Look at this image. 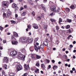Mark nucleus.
<instances>
[{
	"label": "nucleus",
	"instance_id": "nucleus-10",
	"mask_svg": "<svg viewBox=\"0 0 76 76\" xmlns=\"http://www.w3.org/2000/svg\"><path fill=\"white\" fill-rule=\"evenodd\" d=\"M50 9L51 11H53L55 12L56 10V6L54 5H53L50 8Z\"/></svg>",
	"mask_w": 76,
	"mask_h": 76
},
{
	"label": "nucleus",
	"instance_id": "nucleus-43",
	"mask_svg": "<svg viewBox=\"0 0 76 76\" xmlns=\"http://www.w3.org/2000/svg\"><path fill=\"white\" fill-rule=\"evenodd\" d=\"M47 26H48V25H46L45 27H44L43 28L45 29H47Z\"/></svg>",
	"mask_w": 76,
	"mask_h": 76
},
{
	"label": "nucleus",
	"instance_id": "nucleus-33",
	"mask_svg": "<svg viewBox=\"0 0 76 76\" xmlns=\"http://www.w3.org/2000/svg\"><path fill=\"white\" fill-rule=\"evenodd\" d=\"M66 11V12H69L70 11V9L69 8H66L65 9Z\"/></svg>",
	"mask_w": 76,
	"mask_h": 76
},
{
	"label": "nucleus",
	"instance_id": "nucleus-2",
	"mask_svg": "<svg viewBox=\"0 0 76 76\" xmlns=\"http://www.w3.org/2000/svg\"><path fill=\"white\" fill-rule=\"evenodd\" d=\"M26 57L25 56H23L22 55H19L18 57V58L19 60H22L23 61H25V58Z\"/></svg>",
	"mask_w": 76,
	"mask_h": 76
},
{
	"label": "nucleus",
	"instance_id": "nucleus-32",
	"mask_svg": "<svg viewBox=\"0 0 76 76\" xmlns=\"http://www.w3.org/2000/svg\"><path fill=\"white\" fill-rule=\"evenodd\" d=\"M56 69H57V68H58V66H53V69L55 70H56V69Z\"/></svg>",
	"mask_w": 76,
	"mask_h": 76
},
{
	"label": "nucleus",
	"instance_id": "nucleus-6",
	"mask_svg": "<svg viewBox=\"0 0 76 76\" xmlns=\"http://www.w3.org/2000/svg\"><path fill=\"white\" fill-rule=\"evenodd\" d=\"M9 59H8V58H7V57H5L3 59V61L4 63H9Z\"/></svg>",
	"mask_w": 76,
	"mask_h": 76
},
{
	"label": "nucleus",
	"instance_id": "nucleus-37",
	"mask_svg": "<svg viewBox=\"0 0 76 76\" xmlns=\"http://www.w3.org/2000/svg\"><path fill=\"white\" fill-rule=\"evenodd\" d=\"M50 20L51 22H56V20H55V19L51 18Z\"/></svg>",
	"mask_w": 76,
	"mask_h": 76
},
{
	"label": "nucleus",
	"instance_id": "nucleus-24",
	"mask_svg": "<svg viewBox=\"0 0 76 76\" xmlns=\"http://www.w3.org/2000/svg\"><path fill=\"white\" fill-rule=\"evenodd\" d=\"M13 35L15 37H18V34L15 32H14Z\"/></svg>",
	"mask_w": 76,
	"mask_h": 76
},
{
	"label": "nucleus",
	"instance_id": "nucleus-48",
	"mask_svg": "<svg viewBox=\"0 0 76 76\" xmlns=\"http://www.w3.org/2000/svg\"><path fill=\"white\" fill-rule=\"evenodd\" d=\"M49 3L50 5H53V2L51 1H50L49 2Z\"/></svg>",
	"mask_w": 76,
	"mask_h": 76
},
{
	"label": "nucleus",
	"instance_id": "nucleus-18",
	"mask_svg": "<svg viewBox=\"0 0 76 76\" xmlns=\"http://www.w3.org/2000/svg\"><path fill=\"white\" fill-rule=\"evenodd\" d=\"M39 69L36 68L34 70V72L36 73H39Z\"/></svg>",
	"mask_w": 76,
	"mask_h": 76
},
{
	"label": "nucleus",
	"instance_id": "nucleus-28",
	"mask_svg": "<svg viewBox=\"0 0 76 76\" xmlns=\"http://www.w3.org/2000/svg\"><path fill=\"white\" fill-rule=\"evenodd\" d=\"M3 16L4 19V18H6V13H4V12L3 15Z\"/></svg>",
	"mask_w": 76,
	"mask_h": 76
},
{
	"label": "nucleus",
	"instance_id": "nucleus-51",
	"mask_svg": "<svg viewBox=\"0 0 76 76\" xmlns=\"http://www.w3.org/2000/svg\"><path fill=\"white\" fill-rule=\"evenodd\" d=\"M54 12H53L50 14L49 16H53V15H54Z\"/></svg>",
	"mask_w": 76,
	"mask_h": 76
},
{
	"label": "nucleus",
	"instance_id": "nucleus-13",
	"mask_svg": "<svg viewBox=\"0 0 76 76\" xmlns=\"http://www.w3.org/2000/svg\"><path fill=\"white\" fill-rule=\"evenodd\" d=\"M12 41V43L13 45H17L18 43L17 41Z\"/></svg>",
	"mask_w": 76,
	"mask_h": 76
},
{
	"label": "nucleus",
	"instance_id": "nucleus-38",
	"mask_svg": "<svg viewBox=\"0 0 76 76\" xmlns=\"http://www.w3.org/2000/svg\"><path fill=\"white\" fill-rule=\"evenodd\" d=\"M50 41H49V42H51L52 43L53 42V38H50Z\"/></svg>",
	"mask_w": 76,
	"mask_h": 76
},
{
	"label": "nucleus",
	"instance_id": "nucleus-49",
	"mask_svg": "<svg viewBox=\"0 0 76 76\" xmlns=\"http://www.w3.org/2000/svg\"><path fill=\"white\" fill-rule=\"evenodd\" d=\"M28 75V73H26L25 74H24L22 76H26Z\"/></svg>",
	"mask_w": 76,
	"mask_h": 76
},
{
	"label": "nucleus",
	"instance_id": "nucleus-19",
	"mask_svg": "<svg viewBox=\"0 0 76 76\" xmlns=\"http://www.w3.org/2000/svg\"><path fill=\"white\" fill-rule=\"evenodd\" d=\"M20 51H21L23 53H26V50L24 48H22L20 50Z\"/></svg>",
	"mask_w": 76,
	"mask_h": 76
},
{
	"label": "nucleus",
	"instance_id": "nucleus-26",
	"mask_svg": "<svg viewBox=\"0 0 76 76\" xmlns=\"http://www.w3.org/2000/svg\"><path fill=\"white\" fill-rule=\"evenodd\" d=\"M70 8H71V9L73 10L75 9V6L73 5H72L70 6Z\"/></svg>",
	"mask_w": 76,
	"mask_h": 76
},
{
	"label": "nucleus",
	"instance_id": "nucleus-22",
	"mask_svg": "<svg viewBox=\"0 0 76 76\" xmlns=\"http://www.w3.org/2000/svg\"><path fill=\"white\" fill-rule=\"evenodd\" d=\"M3 66L5 70L7 69V65L6 64H4L3 65Z\"/></svg>",
	"mask_w": 76,
	"mask_h": 76
},
{
	"label": "nucleus",
	"instance_id": "nucleus-23",
	"mask_svg": "<svg viewBox=\"0 0 76 76\" xmlns=\"http://www.w3.org/2000/svg\"><path fill=\"white\" fill-rule=\"evenodd\" d=\"M11 41H13L14 40H15V39H15V36L14 35L12 36L11 37Z\"/></svg>",
	"mask_w": 76,
	"mask_h": 76
},
{
	"label": "nucleus",
	"instance_id": "nucleus-25",
	"mask_svg": "<svg viewBox=\"0 0 76 76\" xmlns=\"http://www.w3.org/2000/svg\"><path fill=\"white\" fill-rule=\"evenodd\" d=\"M29 49L30 51H33L34 50V48L33 47H31Z\"/></svg>",
	"mask_w": 76,
	"mask_h": 76
},
{
	"label": "nucleus",
	"instance_id": "nucleus-54",
	"mask_svg": "<svg viewBox=\"0 0 76 76\" xmlns=\"http://www.w3.org/2000/svg\"><path fill=\"white\" fill-rule=\"evenodd\" d=\"M50 69H51V65H49L48 68V70H49Z\"/></svg>",
	"mask_w": 76,
	"mask_h": 76
},
{
	"label": "nucleus",
	"instance_id": "nucleus-39",
	"mask_svg": "<svg viewBox=\"0 0 76 76\" xmlns=\"http://www.w3.org/2000/svg\"><path fill=\"white\" fill-rule=\"evenodd\" d=\"M36 68V67H33L31 69V70H32V71H34V70L35 71V70Z\"/></svg>",
	"mask_w": 76,
	"mask_h": 76
},
{
	"label": "nucleus",
	"instance_id": "nucleus-35",
	"mask_svg": "<svg viewBox=\"0 0 76 76\" xmlns=\"http://www.w3.org/2000/svg\"><path fill=\"white\" fill-rule=\"evenodd\" d=\"M15 75L13 73H11L9 74V76H15Z\"/></svg>",
	"mask_w": 76,
	"mask_h": 76
},
{
	"label": "nucleus",
	"instance_id": "nucleus-62",
	"mask_svg": "<svg viewBox=\"0 0 76 76\" xmlns=\"http://www.w3.org/2000/svg\"><path fill=\"white\" fill-rule=\"evenodd\" d=\"M10 3H12L13 2V0H10Z\"/></svg>",
	"mask_w": 76,
	"mask_h": 76
},
{
	"label": "nucleus",
	"instance_id": "nucleus-20",
	"mask_svg": "<svg viewBox=\"0 0 76 76\" xmlns=\"http://www.w3.org/2000/svg\"><path fill=\"white\" fill-rule=\"evenodd\" d=\"M11 15V13H7V15H6V18H10Z\"/></svg>",
	"mask_w": 76,
	"mask_h": 76
},
{
	"label": "nucleus",
	"instance_id": "nucleus-61",
	"mask_svg": "<svg viewBox=\"0 0 76 76\" xmlns=\"http://www.w3.org/2000/svg\"><path fill=\"white\" fill-rule=\"evenodd\" d=\"M72 71H75V68H72Z\"/></svg>",
	"mask_w": 76,
	"mask_h": 76
},
{
	"label": "nucleus",
	"instance_id": "nucleus-42",
	"mask_svg": "<svg viewBox=\"0 0 76 76\" xmlns=\"http://www.w3.org/2000/svg\"><path fill=\"white\" fill-rule=\"evenodd\" d=\"M2 75L3 76V75H7L5 74V72L4 71H3L2 72Z\"/></svg>",
	"mask_w": 76,
	"mask_h": 76
},
{
	"label": "nucleus",
	"instance_id": "nucleus-53",
	"mask_svg": "<svg viewBox=\"0 0 76 76\" xmlns=\"http://www.w3.org/2000/svg\"><path fill=\"white\" fill-rule=\"evenodd\" d=\"M11 22H12V23H14V24H15V23H16V22H15V21L14 20L12 21Z\"/></svg>",
	"mask_w": 76,
	"mask_h": 76
},
{
	"label": "nucleus",
	"instance_id": "nucleus-63",
	"mask_svg": "<svg viewBox=\"0 0 76 76\" xmlns=\"http://www.w3.org/2000/svg\"><path fill=\"white\" fill-rule=\"evenodd\" d=\"M24 8H25L26 9L27 8V6L26 5H24Z\"/></svg>",
	"mask_w": 76,
	"mask_h": 76
},
{
	"label": "nucleus",
	"instance_id": "nucleus-41",
	"mask_svg": "<svg viewBox=\"0 0 76 76\" xmlns=\"http://www.w3.org/2000/svg\"><path fill=\"white\" fill-rule=\"evenodd\" d=\"M36 66H37V67H39V66H40V65L38 63H37L36 64Z\"/></svg>",
	"mask_w": 76,
	"mask_h": 76
},
{
	"label": "nucleus",
	"instance_id": "nucleus-44",
	"mask_svg": "<svg viewBox=\"0 0 76 76\" xmlns=\"http://www.w3.org/2000/svg\"><path fill=\"white\" fill-rule=\"evenodd\" d=\"M27 27L28 29H31V26L29 24L28 26Z\"/></svg>",
	"mask_w": 76,
	"mask_h": 76
},
{
	"label": "nucleus",
	"instance_id": "nucleus-7",
	"mask_svg": "<svg viewBox=\"0 0 76 76\" xmlns=\"http://www.w3.org/2000/svg\"><path fill=\"white\" fill-rule=\"evenodd\" d=\"M34 49H35V50L36 51H38V50H40V48H41V47H40V46H38L37 48V45H34Z\"/></svg>",
	"mask_w": 76,
	"mask_h": 76
},
{
	"label": "nucleus",
	"instance_id": "nucleus-11",
	"mask_svg": "<svg viewBox=\"0 0 76 76\" xmlns=\"http://www.w3.org/2000/svg\"><path fill=\"white\" fill-rule=\"evenodd\" d=\"M24 68L25 69V70H28V69H29V65H27V66H26V64H25L24 65Z\"/></svg>",
	"mask_w": 76,
	"mask_h": 76
},
{
	"label": "nucleus",
	"instance_id": "nucleus-57",
	"mask_svg": "<svg viewBox=\"0 0 76 76\" xmlns=\"http://www.w3.org/2000/svg\"><path fill=\"white\" fill-rule=\"evenodd\" d=\"M52 62L53 63H55V60H54V59L52 60Z\"/></svg>",
	"mask_w": 76,
	"mask_h": 76
},
{
	"label": "nucleus",
	"instance_id": "nucleus-46",
	"mask_svg": "<svg viewBox=\"0 0 76 76\" xmlns=\"http://www.w3.org/2000/svg\"><path fill=\"white\" fill-rule=\"evenodd\" d=\"M56 29L57 31H58L60 28L58 27V26H57L56 27Z\"/></svg>",
	"mask_w": 76,
	"mask_h": 76
},
{
	"label": "nucleus",
	"instance_id": "nucleus-27",
	"mask_svg": "<svg viewBox=\"0 0 76 76\" xmlns=\"http://www.w3.org/2000/svg\"><path fill=\"white\" fill-rule=\"evenodd\" d=\"M37 20H41V18L40 16H38L37 18Z\"/></svg>",
	"mask_w": 76,
	"mask_h": 76
},
{
	"label": "nucleus",
	"instance_id": "nucleus-3",
	"mask_svg": "<svg viewBox=\"0 0 76 76\" xmlns=\"http://www.w3.org/2000/svg\"><path fill=\"white\" fill-rule=\"evenodd\" d=\"M20 40L21 42H27V37H21L20 38Z\"/></svg>",
	"mask_w": 76,
	"mask_h": 76
},
{
	"label": "nucleus",
	"instance_id": "nucleus-21",
	"mask_svg": "<svg viewBox=\"0 0 76 76\" xmlns=\"http://www.w3.org/2000/svg\"><path fill=\"white\" fill-rule=\"evenodd\" d=\"M36 58L37 59H39V58H41V56H39L38 55H36Z\"/></svg>",
	"mask_w": 76,
	"mask_h": 76
},
{
	"label": "nucleus",
	"instance_id": "nucleus-8",
	"mask_svg": "<svg viewBox=\"0 0 76 76\" xmlns=\"http://www.w3.org/2000/svg\"><path fill=\"white\" fill-rule=\"evenodd\" d=\"M17 54H18V52H16V51H13L11 52V55H12L13 56H16Z\"/></svg>",
	"mask_w": 76,
	"mask_h": 76
},
{
	"label": "nucleus",
	"instance_id": "nucleus-45",
	"mask_svg": "<svg viewBox=\"0 0 76 76\" xmlns=\"http://www.w3.org/2000/svg\"><path fill=\"white\" fill-rule=\"evenodd\" d=\"M59 21L62 22H63V20H62V19L61 18H60L59 19Z\"/></svg>",
	"mask_w": 76,
	"mask_h": 76
},
{
	"label": "nucleus",
	"instance_id": "nucleus-29",
	"mask_svg": "<svg viewBox=\"0 0 76 76\" xmlns=\"http://www.w3.org/2000/svg\"><path fill=\"white\" fill-rule=\"evenodd\" d=\"M67 22L68 23H70V22H72V20L70 19H69V18H67Z\"/></svg>",
	"mask_w": 76,
	"mask_h": 76
},
{
	"label": "nucleus",
	"instance_id": "nucleus-34",
	"mask_svg": "<svg viewBox=\"0 0 76 76\" xmlns=\"http://www.w3.org/2000/svg\"><path fill=\"white\" fill-rule=\"evenodd\" d=\"M25 15H26V12H23L22 14V16H25Z\"/></svg>",
	"mask_w": 76,
	"mask_h": 76
},
{
	"label": "nucleus",
	"instance_id": "nucleus-17",
	"mask_svg": "<svg viewBox=\"0 0 76 76\" xmlns=\"http://www.w3.org/2000/svg\"><path fill=\"white\" fill-rule=\"evenodd\" d=\"M36 56V54H32L31 56V57L32 58V59H34V60H36V58L35 57Z\"/></svg>",
	"mask_w": 76,
	"mask_h": 76
},
{
	"label": "nucleus",
	"instance_id": "nucleus-52",
	"mask_svg": "<svg viewBox=\"0 0 76 76\" xmlns=\"http://www.w3.org/2000/svg\"><path fill=\"white\" fill-rule=\"evenodd\" d=\"M46 61H47V62H48V63H50V60H49L46 59Z\"/></svg>",
	"mask_w": 76,
	"mask_h": 76
},
{
	"label": "nucleus",
	"instance_id": "nucleus-55",
	"mask_svg": "<svg viewBox=\"0 0 76 76\" xmlns=\"http://www.w3.org/2000/svg\"><path fill=\"white\" fill-rule=\"evenodd\" d=\"M41 16L42 18H44V14H41Z\"/></svg>",
	"mask_w": 76,
	"mask_h": 76
},
{
	"label": "nucleus",
	"instance_id": "nucleus-64",
	"mask_svg": "<svg viewBox=\"0 0 76 76\" xmlns=\"http://www.w3.org/2000/svg\"><path fill=\"white\" fill-rule=\"evenodd\" d=\"M64 58H66V57H67V56H66V55H64Z\"/></svg>",
	"mask_w": 76,
	"mask_h": 76
},
{
	"label": "nucleus",
	"instance_id": "nucleus-16",
	"mask_svg": "<svg viewBox=\"0 0 76 76\" xmlns=\"http://www.w3.org/2000/svg\"><path fill=\"white\" fill-rule=\"evenodd\" d=\"M41 68L43 70H44L45 69V66L44 64H41Z\"/></svg>",
	"mask_w": 76,
	"mask_h": 76
},
{
	"label": "nucleus",
	"instance_id": "nucleus-60",
	"mask_svg": "<svg viewBox=\"0 0 76 76\" xmlns=\"http://www.w3.org/2000/svg\"><path fill=\"white\" fill-rule=\"evenodd\" d=\"M23 9V8L22 7H21L20 8V11L22 10Z\"/></svg>",
	"mask_w": 76,
	"mask_h": 76
},
{
	"label": "nucleus",
	"instance_id": "nucleus-12",
	"mask_svg": "<svg viewBox=\"0 0 76 76\" xmlns=\"http://www.w3.org/2000/svg\"><path fill=\"white\" fill-rule=\"evenodd\" d=\"M32 26L34 29H38V25L37 24H33Z\"/></svg>",
	"mask_w": 76,
	"mask_h": 76
},
{
	"label": "nucleus",
	"instance_id": "nucleus-31",
	"mask_svg": "<svg viewBox=\"0 0 76 76\" xmlns=\"http://www.w3.org/2000/svg\"><path fill=\"white\" fill-rule=\"evenodd\" d=\"M40 48H42V49L43 48H44V45L43 44H42L40 45Z\"/></svg>",
	"mask_w": 76,
	"mask_h": 76
},
{
	"label": "nucleus",
	"instance_id": "nucleus-59",
	"mask_svg": "<svg viewBox=\"0 0 76 76\" xmlns=\"http://www.w3.org/2000/svg\"><path fill=\"white\" fill-rule=\"evenodd\" d=\"M73 47V45H69V47H70V48H72Z\"/></svg>",
	"mask_w": 76,
	"mask_h": 76
},
{
	"label": "nucleus",
	"instance_id": "nucleus-36",
	"mask_svg": "<svg viewBox=\"0 0 76 76\" xmlns=\"http://www.w3.org/2000/svg\"><path fill=\"white\" fill-rule=\"evenodd\" d=\"M70 25H67L66 27V29H69V28H70Z\"/></svg>",
	"mask_w": 76,
	"mask_h": 76
},
{
	"label": "nucleus",
	"instance_id": "nucleus-1",
	"mask_svg": "<svg viewBox=\"0 0 76 76\" xmlns=\"http://www.w3.org/2000/svg\"><path fill=\"white\" fill-rule=\"evenodd\" d=\"M13 64L14 65H15L16 67H17V72L22 70V67L21 65H20V63H18V62H14Z\"/></svg>",
	"mask_w": 76,
	"mask_h": 76
},
{
	"label": "nucleus",
	"instance_id": "nucleus-15",
	"mask_svg": "<svg viewBox=\"0 0 76 76\" xmlns=\"http://www.w3.org/2000/svg\"><path fill=\"white\" fill-rule=\"evenodd\" d=\"M41 8L42 9L45 10V5L44 4H42L41 5Z\"/></svg>",
	"mask_w": 76,
	"mask_h": 76
},
{
	"label": "nucleus",
	"instance_id": "nucleus-4",
	"mask_svg": "<svg viewBox=\"0 0 76 76\" xmlns=\"http://www.w3.org/2000/svg\"><path fill=\"white\" fill-rule=\"evenodd\" d=\"M12 7L13 9H15V11L18 10V9H19V8L18 7H17V5L15 3H13L12 4Z\"/></svg>",
	"mask_w": 76,
	"mask_h": 76
},
{
	"label": "nucleus",
	"instance_id": "nucleus-30",
	"mask_svg": "<svg viewBox=\"0 0 76 76\" xmlns=\"http://www.w3.org/2000/svg\"><path fill=\"white\" fill-rule=\"evenodd\" d=\"M38 37L36 38H35L34 41V43H35L36 42H37V41L38 40Z\"/></svg>",
	"mask_w": 76,
	"mask_h": 76
},
{
	"label": "nucleus",
	"instance_id": "nucleus-47",
	"mask_svg": "<svg viewBox=\"0 0 76 76\" xmlns=\"http://www.w3.org/2000/svg\"><path fill=\"white\" fill-rule=\"evenodd\" d=\"M3 28L1 26H0V29L1 31H3Z\"/></svg>",
	"mask_w": 76,
	"mask_h": 76
},
{
	"label": "nucleus",
	"instance_id": "nucleus-50",
	"mask_svg": "<svg viewBox=\"0 0 76 76\" xmlns=\"http://www.w3.org/2000/svg\"><path fill=\"white\" fill-rule=\"evenodd\" d=\"M55 12L58 13V12H59V9H58L56 10H55Z\"/></svg>",
	"mask_w": 76,
	"mask_h": 76
},
{
	"label": "nucleus",
	"instance_id": "nucleus-9",
	"mask_svg": "<svg viewBox=\"0 0 76 76\" xmlns=\"http://www.w3.org/2000/svg\"><path fill=\"white\" fill-rule=\"evenodd\" d=\"M27 41L31 43L33 41V39L31 38L27 37Z\"/></svg>",
	"mask_w": 76,
	"mask_h": 76
},
{
	"label": "nucleus",
	"instance_id": "nucleus-40",
	"mask_svg": "<svg viewBox=\"0 0 76 76\" xmlns=\"http://www.w3.org/2000/svg\"><path fill=\"white\" fill-rule=\"evenodd\" d=\"M31 14L33 15L34 16L35 15V13L34 12V11H33L31 13Z\"/></svg>",
	"mask_w": 76,
	"mask_h": 76
},
{
	"label": "nucleus",
	"instance_id": "nucleus-14",
	"mask_svg": "<svg viewBox=\"0 0 76 76\" xmlns=\"http://www.w3.org/2000/svg\"><path fill=\"white\" fill-rule=\"evenodd\" d=\"M43 44L46 47H48V42L47 41H44L43 42Z\"/></svg>",
	"mask_w": 76,
	"mask_h": 76
},
{
	"label": "nucleus",
	"instance_id": "nucleus-5",
	"mask_svg": "<svg viewBox=\"0 0 76 76\" xmlns=\"http://www.w3.org/2000/svg\"><path fill=\"white\" fill-rule=\"evenodd\" d=\"M7 5H8L7 2L4 1L2 3V6L3 7H4L5 8H6V7L7 6Z\"/></svg>",
	"mask_w": 76,
	"mask_h": 76
},
{
	"label": "nucleus",
	"instance_id": "nucleus-58",
	"mask_svg": "<svg viewBox=\"0 0 76 76\" xmlns=\"http://www.w3.org/2000/svg\"><path fill=\"white\" fill-rule=\"evenodd\" d=\"M47 1V0H43V2L44 3H46V2Z\"/></svg>",
	"mask_w": 76,
	"mask_h": 76
},
{
	"label": "nucleus",
	"instance_id": "nucleus-56",
	"mask_svg": "<svg viewBox=\"0 0 76 76\" xmlns=\"http://www.w3.org/2000/svg\"><path fill=\"white\" fill-rule=\"evenodd\" d=\"M3 43H4V44H5V43H6V40H3Z\"/></svg>",
	"mask_w": 76,
	"mask_h": 76
}]
</instances>
